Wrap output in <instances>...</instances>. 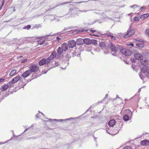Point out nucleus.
I'll return each instance as SVG.
<instances>
[{"mask_svg":"<svg viewBox=\"0 0 149 149\" xmlns=\"http://www.w3.org/2000/svg\"><path fill=\"white\" fill-rule=\"evenodd\" d=\"M69 15V14H67V15Z\"/></svg>","mask_w":149,"mask_h":149,"instance_id":"774afa93","label":"nucleus"},{"mask_svg":"<svg viewBox=\"0 0 149 149\" xmlns=\"http://www.w3.org/2000/svg\"><path fill=\"white\" fill-rule=\"evenodd\" d=\"M146 35L149 37V29H146L145 31Z\"/></svg>","mask_w":149,"mask_h":149,"instance_id":"2f4dec72","label":"nucleus"},{"mask_svg":"<svg viewBox=\"0 0 149 149\" xmlns=\"http://www.w3.org/2000/svg\"><path fill=\"white\" fill-rule=\"evenodd\" d=\"M91 41H92V43L93 44L96 45L97 44V41L96 40L93 39L91 40Z\"/></svg>","mask_w":149,"mask_h":149,"instance_id":"c756f323","label":"nucleus"},{"mask_svg":"<svg viewBox=\"0 0 149 149\" xmlns=\"http://www.w3.org/2000/svg\"><path fill=\"white\" fill-rule=\"evenodd\" d=\"M90 31L92 33H94L96 32V31L95 30L91 29L90 30Z\"/></svg>","mask_w":149,"mask_h":149,"instance_id":"c03bdc74","label":"nucleus"},{"mask_svg":"<svg viewBox=\"0 0 149 149\" xmlns=\"http://www.w3.org/2000/svg\"><path fill=\"white\" fill-rule=\"evenodd\" d=\"M31 73V72L30 70H26L23 73L21 77L25 78L29 76Z\"/></svg>","mask_w":149,"mask_h":149,"instance_id":"9b49d317","label":"nucleus"},{"mask_svg":"<svg viewBox=\"0 0 149 149\" xmlns=\"http://www.w3.org/2000/svg\"><path fill=\"white\" fill-rule=\"evenodd\" d=\"M140 78L143 80L149 79V66L146 68H142L141 70V73L139 74Z\"/></svg>","mask_w":149,"mask_h":149,"instance_id":"f03ea898","label":"nucleus"},{"mask_svg":"<svg viewBox=\"0 0 149 149\" xmlns=\"http://www.w3.org/2000/svg\"><path fill=\"white\" fill-rule=\"evenodd\" d=\"M134 57L135 58L138 60H142L143 59V56L142 55L138 53L135 54L134 55Z\"/></svg>","mask_w":149,"mask_h":149,"instance_id":"f3484780","label":"nucleus"},{"mask_svg":"<svg viewBox=\"0 0 149 149\" xmlns=\"http://www.w3.org/2000/svg\"><path fill=\"white\" fill-rule=\"evenodd\" d=\"M4 80V79L1 78L0 79V83L3 81Z\"/></svg>","mask_w":149,"mask_h":149,"instance_id":"de8ad7c7","label":"nucleus"},{"mask_svg":"<svg viewBox=\"0 0 149 149\" xmlns=\"http://www.w3.org/2000/svg\"><path fill=\"white\" fill-rule=\"evenodd\" d=\"M59 5H57L55 7H53V8H49V9H47V10H46L45 11V12H47L49 11H50L51 10H52V9H54L55 8H56V7L58 6H59Z\"/></svg>","mask_w":149,"mask_h":149,"instance_id":"c85d7f7f","label":"nucleus"},{"mask_svg":"<svg viewBox=\"0 0 149 149\" xmlns=\"http://www.w3.org/2000/svg\"><path fill=\"white\" fill-rule=\"evenodd\" d=\"M88 31V29H83L81 31V32L87 31Z\"/></svg>","mask_w":149,"mask_h":149,"instance_id":"49530a36","label":"nucleus"},{"mask_svg":"<svg viewBox=\"0 0 149 149\" xmlns=\"http://www.w3.org/2000/svg\"><path fill=\"white\" fill-rule=\"evenodd\" d=\"M57 51L56 54L59 58H60L61 56H63V52L64 51L61 47H58Z\"/></svg>","mask_w":149,"mask_h":149,"instance_id":"6e6552de","label":"nucleus"},{"mask_svg":"<svg viewBox=\"0 0 149 149\" xmlns=\"http://www.w3.org/2000/svg\"><path fill=\"white\" fill-rule=\"evenodd\" d=\"M87 2V1H80V2H77L76 3H77L79 4V3H82L83 2Z\"/></svg>","mask_w":149,"mask_h":149,"instance_id":"3c124183","label":"nucleus"},{"mask_svg":"<svg viewBox=\"0 0 149 149\" xmlns=\"http://www.w3.org/2000/svg\"><path fill=\"white\" fill-rule=\"evenodd\" d=\"M68 45L67 43H63L61 47L64 51H65L68 50Z\"/></svg>","mask_w":149,"mask_h":149,"instance_id":"dca6fc26","label":"nucleus"},{"mask_svg":"<svg viewBox=\"0 0 149 149\" xmlns=\"http://www.w3.org/2000/svg\"><path fill=\"white\" fill-rule=\"evenodd\" d=\"M140 144L143 146H146L149 144V140H144L140 143Z\"/></svg>","mask_w":149,"mask_h":149,"instance_id":"2eb2a0df","label":"nucleus"},{"mask_svg":"<svg viewBox=\"0 0 149 149\" xmlns=\"http://www.w3.org/2000/svg\"><path fill=\"white\" fill-rule=\"evenodd\" d=\"M123 149H132V148L130 146H127L124 147Z\"/></svg>","mask_w":149,"mask_h":149,"instance_id":"f704fd0d","label":"nucleus"},{"mask_svg":"<svg viewBox=\"0 0 149 149\" xmlns=\"http://www.w3.org/2000/svg\"><path fill=\"white\" fill-rule=\"evenodd\" d=\"M45 41V40H40L38 41V43L40 45L44 44Z\"/></svg>","mask_w":149,"mask_h":149,"instance_id":"cd10ccee","label":"nucleus"},{"mask_svg":"<svg viewBox=\"0 0 149 149\" xmlns=\"http://www.w3.org/2000/svg\"><path fill=\"white\" fill-rule=\"evenodd\" d=\"M144 8V7H143V6L142 7H141V8H140V10H142V9H143V8Z\"/></svg>","mask_w":149,"mask_h":149,"instance_id":"4d7b16f0","label":"nucleus"},{"mask_svg":"<svg viewBox=\"0 0 149 149\" xmlns=\"http://www.w3.org/2000/svg\"><path fill=\"white\" fill-rule=\"evenodd\" d=\"M5 1V0H3L2 1V4H1V6L0 7V10L2 8V7L4 5Z\"/></svg>","mask_w":149,"mask_h":149,"instance_id":"473e14b6","label":"nucleus"},{"mask_svg":"<svg viewBox=\"0 0 149 149\" xmlns=\"http://www.w3.org/2000/svg\"><path fill=\"white\" fill-rule=\"evenodd\" d=\"M117 97H118V98H120V97H118V95H117Z\"/></svg>","mask_w":149,"mask_h":149,"instance_id":"0e129e2a","label":"nucleus"},{"mask_svg":"<svg viewBox=\"0 0 149 149\" xmlns=\"http://www.w3.org/2000/svg\"><path fill=\"white\" fill-rule=\"evenodd\" d=\"M58 120V121H60V122H62L63 120V119H58V120H56V119H53V120Z\"/></svg>","mask_w":149,"mask_h":149,"instance_id":"a18cd8bd","label":"nucleus"},{"mask_svg":"<svg viewBox=\"0 0 149 149\" xmlns=\"http://www.w3.org/2000/svg\"><path fill=\"white\" fill-rule=\"evenodd\" d=\"M16 71L15 70H12L10 74V76H13L14 75H15L16 74Z\"/></svg>","mask_w":149,"mask_h":149,"instance_id":"bb28decb","label":"nucleus"},{"mask_svg":"<svg viewBox=\"0 0 149 149\" xmlns=\"http://www.w3.org/2000/svg\"><path fill=\"white\" fill-rule=\"evenodd\" d=\"M79 11H80V10H79V9L76 8H71L70 9L69 13L71 15H69L68 18L75 17L76 16H78Z\"/></svg>","mask_w":149,"mask_h":149,"instance_id":"20e7f679","label":"nucleus"},{"mask_svg":"<svg viewBox=\"0 0 149 149\" xmlns=\"http://www.w3.org/2000/svg\"><path fill=\"white\" fill-rule=\"evenodd\" d=\"M135 32V31L134 29H131L130 27L127 31V33L124 36V37L126 38L129 37L134 34Z\"/></svg>","mask_w":149,"mask_h":149,"instance_id":"423d86ee","label":"nucleus"},{"mask_svg":"<svg viewBox=\"0 0 149 149\" xmlns=\"http://www.w3.org/2000/svg\"><path fill=\"white\" fill-rule=\"evenodd\" d=\"M71 57V53L70 52H68L64 56V59L68 61Z\"/></svg>","mask_w":149,"mask_h":149,"instance_id":"6ab92c4d","label":"nucleus"},{"mask_svg":"<svg viewBox=\"0 0 149 149\" xmlns=\"http://www.w3.org/2000/svg\"><path fill=\"white\" fill-rule=\"evenodd\" d=\"M50 62L47 58L46 59L43 58L39 61V64L40 66H42L45 64H48Z\"/></svg>","mask_w":149,"mask_h":149,"instance_id":"0eeeda50","label":"nucleus"},{"mask_svg":"<svg viewBox=\"0 0 149 149\" xmlns=\"http://www.w3.org/2000/svg\"><path fill=\"white\" fill-rule=\"evenodd\" d=\"M115 124V121L114 120H110L109 122V125L110 127H112Z\"/></svg>","mask_w":149,"mask_h":149,"instance_id":"412c9836","label":"nucleus"},{"mask_svg":"<svg viewBox=\"0 0 149 149\" xmlns=\"http://www.w3.org/2000/svg\"><path fill=\"white\" fill-rule=\"evenodd\" d=\"M134 21H139V19L138 17H135L134 18Z\"/></svg>","mask_w":149,"mask_h":149,"instance_id":"c9c22d12","label":"nucleus"},{"mask_svg":"<svg viewBox=\"0 0 149 149\" xmlns=\"http://www.w3.org/2000/svg\"><path fill=\"white\" fill-rule=\"evenodd\" d=\"M107 45L108 48H110L112 51L111 54L113 55L116 56V53L117 51V49L109 40H108L107 42H100V46L102 48L105 47Z\"/></svg>","mask_w":149,"mask_h":149,"instance_id":"f257e3e1","label":"nucleus"},{"mask_svg":"<svg viewBox=\"0 0 149 149\" xmlns=\"http://www.w3.org/2000/svg\"><path fill=\"white\" fill-rule=\"evenodd\" d=\"M128 111L129 113H130V112H131V113H132L131 111L129 110H128Z\"/></svg>","mask_w":149,"mask_h":149,"instance_id":"bf43d9fd","label":"nucleus"},{"mask_svg":"<svg viewBox=\"0 0 149 149\" xmlns=\"http://www.w3.org/2000/svg\"><path fill=\"white\" fill-rule=\"evenodd\" d=\"M68 44L70 48H72L75 46L76 43L74 40H72L69 41Z\"/></svg>","mask_w":149,"mask_h":149,"instance_id":"9d476101","label":"nucleus"},{"mask_svg":"<svg viewBox=\"0 0 149 149\" xmlns=\"http://www.w3.org/2000/svg\"><path fill=\"white\" fill-rule=\"evenodd\" d=\"M140 63L143 65L146 66L149 63V60L146 59L143 60L142 59V60L140 61Z\"/></svg>","mask_w":149,"mask_h":149,"instance_id":"f8f14e48","label":"nucleus"},{"mask_svg":"<svg viewBox=\"0 0 149 149\" xmlns=\"http://www.w3.org/2000/svg\"><path fill=\"white\" fill-rule=\"evenodd\" d=\"M59 58L57 56L56 53L55 51L53 52L49 56V57L47 58L48 59L50 63V61L53 60L54 58Z\"/></svg>","mask_w":149,"mask_h":149,"instance_id":"39448f33","label":"nucleus"},{"mask_svg":"<svg viewBox=\"0 0 149 149\" xmlns=\"http://www.w3.org/2000/svg\"><path fill=\"white\" fill-rule=\"evenodd\" d=\"M8 88V85L6 84L3 86L1 89L2 91H3L6 90Z\"/></svg>","mask_w":149,"mask_h":149,"instance_id":"4be33fe9","label":"nucleus"},{"mask_svg":"<svg viewBox=\"0 0 149 149\" xmlns=\"http://www.w3.org/2000/svg\"><path fill=\"white\" fill-rule=\"evenodd\" d=\"M76 53L75 52H74L72 53V56L73 57H74V56L75 55H76Z\"/></svg>","mask_w":149,"mask_h":149,"instance_id":"a19ab883","label":"nucleus"},{"mask_svg":"<svg viewBox=\"0 0 149 149\" xmlns=\"http://www.w3.org/2000/svg\"><path fill=\"white\" fill-rule=\"evenodd\" d=\"M51 63H53V64H54V65H52V68L58 66V65L59 64L56 61H53L51 62Z\"/></svg>","mask_w":149,"mask_h":149,"instance_id":"5701e85b","label":"nucleus"},{"mask_svg":"<svg viewBox=\"0 0 149 149\" xmlns=\"http://www.w3.org/2000/svg\"><path fill=\"white\" fill-rule=\"evenodd\" d=\"M149 16V14H144L143 15H141V18L142 19H143L145 18H146Z\"/></svg>","mask_w":149,"mask_h":149,"instance_id":"393cba45","label":"nucleus"},{"mask_svg":"<svg viewBox=\"0 0 149 149\" xmlns=\"http://www.w3.org/2000/svg\"><path fill=\"white\" fill-rule=\"evenodd\" d=\"M117 47H116L117 49V50L118 51V49L120 50L121 53L122 54L125 56H129L131 55L132 54V52L127 49L125 48H122L121 46L119 45L117 46ZM118 52V51H117Z\"/></svg>","mask_w":149,"mask_h":149,"instance_id":"7ed1b4c3","label":"nucleus"},{"mask_svg":"<svg viewBox=\"0 0 149 149\" xmlns=\"http://www.w3.org/2000/svg\"><path fill=\"white\" fill-rule=\"evenodd\" d=\"M36 117L37 118H39L40 116L39 115V114H37L36 115Z\"/></svg>","mask_w":149,"mask_h":149,"instance_id":"603ef678","label":"nucleus"},{"mask_svg":"<svg viewBox=\"0 0 149 149\" xmlns=\"http://www.w3.org/2000/svg\"><path fill=\"white\" fill-rule=\"evenodd\" d=\"M27 130V129L26 128V129H25V130L24 131V132H25Z\"/></svg>","mask_w":149,"mask_h":149,"instance_id":"e2e57ef3","label":"nucleus"},{"mask_svg":"<svg viewBox=\"0 0 149 149\" xmlns=\"http://www.w3.org/2000/svg\"><path fill=\"white\" fill-rule=\"evenodd\" d=\"M76 44L77 45H80L84 43V39L80 38L77 39L75 42Z\"/></svg>","mask_w":149,"mask_h":149,"instance_id":"ddd939ff","label":"nucleus"},{"mask_svg":"<svg viewBox=\"0 0 149 149\" xmlns=\"http://www.w3.org/2000/svg\"><path fill=\"white\" fill-rule=\"evenodd\" d=\"M56 38L59 42H60L61 40V39L59 37H57Z\"/></svg>","mask_w":149,"mask_h":149,"instance_id":"ea45409f","label":"nucleus"},{"mask_svg":"<svg viewBox=\"0 0 149 149\" xmlns=\"http://www.w3.org/2000/svg\"><path fill=\"white\" fill-rule=\"evenodd\" d=\"M31 27V26L30 25H28L26 26H25L23 28V29H29Z\"/></svg>","mask_w":149,"mask_h":149,"instance_id":"7c9ffc66","label":"nucleus"},{"mask_svg":"<svg viewBox=\"0 0 149 149\" xmlns=\"http://www.w3.org/2000/svg\"><path fill=\"white\" fill-rule=\"evenodd\" d=\"M27 61V60L26 59H25L24 60H22L21 61V63H24L26 62Z\"/></svg>","mask_w":149,"mask_h":149,"instance_id":"37998d69","label":"nucleus"},{"mask_svg":"<svg viewBox=\"0 0 149 149\" xmlns=\"http://www.w3.org/2000/svg\"><path fill=\"white\" fill-rule=\"evenodd\" d=\"M30 70H29L31 72H31H36L38 70V68L37 67L36 65H32L29 67Z\"/></svg>","mask_w":149,"mask_h":149,"instance_id":"1a4fd4ad","label":"nucleus"},{"mask_svg":"<svg viewBox=\"0 0 149 149\" xmlns=\"http://www.w3.org/2000/svg\"><path fill=\"white\" fill-rule=\"evenodd\" d=\"M123 120L125 121H127L130 119V117L127 115H125L123 117Z\"/></svg>","mask_w":149,"mask_h":149,"instance_id":"a878e982","label":"nucleus"},{"mask_svg":"<svg viewBox=\"0 0 149 149\" xmlns=\"http://www.w3.org/2000/svg\"><path fill=\"white\" fill-rule=\"evenodd\" d=\"M28 81V80H27V81H27V82H28L29 81H31V80H29V81Z\"/></svg>","mask_w":149,"mask_h":149,"instance_id":"69168bd1","label":"nucleus"},{"mask_svg":"<svg viewBox=\"0 0 149 149\" xmlns=\"http://www.w3.org/2000/svg\"><path fill=\"white\" fill-rule=\"evenodd\" d=\"M72 119V118H68V119H65V120H68L71 119Z\"/></svg>","mask_w":149,"mask_h":149,"instance_id":"6e6d98bb","label":"nucleus"},{"mask_svg":"<svg viewBox=\"0 0 149 149\" xmlns=\"http://www.w3.org/2000/svg\"><path fill=\"white\" fill-rule=\"evenodd\" d=\"M22 57V56H20V58H21Z\"/></svg>","mask_w":149,"mask_h":149,"instance_id":"338daca9","label":"nucleus"},{"mask_svg":"<svg viewBox=\"0 0 149 149\" xmlns=\"http://www.w3.org/2000/svg\"><path fill=\"white\" fill-rule=\"evenodd\" d=\"M128 45L129 46H132L133 47L134 46V44L133 43H130V44H129Z\"/></svg>","mask_w":149,"mask_h":149,"instance_id":"8fccbe9b","label":"nucleus"},{"mask_svg":"<svg viewBox=\"0 0 149 149\" xmlns=\"http://www.w3.org/2000/svg\"><path fill=\"white\" fill-rule=\"evenodd\" d=\"M71 2H72V1H69V2H64V3H61L60 5H59V6L60 5H63L65 4H66L69 3H70Z\"/></svg>","mask_w":149,"mask_h":149,"instance_id":"72a5a7b5","label":"nucleus"},{"mask_svg":"<svg viewBox=\"0 0 149 149\" xmlns=\"http://www.w3.org/2000/svg\"><path fill=\"white\" fill-rule=\"evenodd\" d=\"M110 37H111V38L112 39H113V40H115L116 39V38L115 37L111 35H110Z\"/></svg>","mask_w":149,"mask_h":149,"instance_id":"e433bc0d","label":"nucleus"},{"mask_svg":"<svg viewBox=\"0 0 149 149\" xmlns=\"http://www.w3.org/2000/svg\"><path fill=\"white\" fill-rule=\"evenodd\" d=\"M144 46V44L143 41H141L136 44L135 47L136 48L143 47Z\"/></svg>","mask_w":149,"mask_h":149,"instance_id":"aec40b11","label":"nucleus"},{"mask_svg":"<svg viewBox=\"0 0 149 149\" xmlns=\"http://www.w3.org/2000/svg\"><path fill=\"white\" fill-rule=\"evenodd\" d=\"M131 61L132 63H135V60L134 58H132Z\"/></svg>","mask_w":149,"mask_h":149,"instance_id":"79ce46f5","label":"nucleus"},{"mask_svg":"<svg viewBox=\"0 0 149 149\" xmlns=\"http://www.w3.org/2000/svg\"><path fill=\"white\" fill-rule=\"evenodd\" d=\"M93 35L94 36H97V37H99V35H94V34Z\"/></svg>","mask_w":149,"mask_h":149,"instance_id":"5fc2aeb1","label":"nucleus"},{"mask_svg":"<svg viewBox=\"0 0 149 149\" xmlns=\"http://www.w3.org/2000/svg\"><path fill=\"white\" fill-rule=\"evenodd\" d=\"M108 96V95L107 94L106 95H105V97L104 98V99H106V98Z\"/></svg>","mask_w":149,"mask_h":149,"instance_id":"864d4df0","label":"nucleus"},{"mask_svg":"<svg viewBox=\"0 0 149 149\" xmlns=\"http://www.w3.org/2000/svg\"><path fill=\"white\" fill-rule=\"evenodd\" d=\"M22 79V77L20 78L19 75H17L13 79L11 80L13 82V83L15 84L19 80H21Z\"/></svg>","mask_w":149,"mask_h":149,"instance_id":"4468645a","label":"nucleus"},{"mask_svg":"<svg viewBox=\"0 0 149 149\" xmlns=\"http://www.w3.org/2000/svg\"><path fill=\"white\" fill-rule=\"evenodd\" d=\"M139 7V6H138L137 5H134L131 6L130 7L131 8L134 7V8H136V7Z\"/></svg>","mask_w":149,"mask_h":149,"instance_id":"4c0bfd02","label":"nucleus"},{"mask_svg":"<svg viewBox=\"0 0 149 149\" xmlns=\"http://www.w3.org/2000/svg\"><path fill=\"white\" fill-rule=\"evenodd\" d=\"M39 113H41V114L42 115H43V113L42 112H40L39 111Z\"/></svg>","mask_w":149,"mask_h":149,"instance_id":"13d9d810","label":"nucleus"},{"mask_svg":"<svg viewBox=\"0 0 149 149\" xmlns=\"http://www.w3.org/2000/svg\"><path fill=\"white\" fill-rule=\"evenodd\" d=\"M141 90V88H139V91H140Z\"/></svg>","mask_w":149,"mask_h":149,"instance_id":"680f3d73","label":"nucleus"},{"mask_svg":"<svg viewBox=\"0 0 149 149\" xmlns=\"http://www.w3.org/2000/svg\"><path fill=\"white\" fill-rule=\"evenodd\" d=\"M135 41L137 42H138V43L140 42H141L142 41H141V39H140V40H138V39H135Z\"/></svg>","mask_w":149,"mask_h":149,"instance_id":"58836bf2","label":"nucleus"},{"mask_svg":"<svg viewBox=\"0 0 149 149\" xmlns=\"http://www.w3.org/2000/svg\"><path fill=\"white\" fill-rule=\"evenodd\" d=\"M15 11V8H14V9H13V11Z\"/></svg>","mask_w":149,"mask_h":149,"instance_id":"052dcab7","label":"nucleus"},{"mask_svg":"<svg viewBox=\"0 0 149 149\" xmlns=\"http://www.w3.org/2000/svg\"><path fill=\"white\" fill-rule=\"evenodd\" d=\"M84 43L87 45H89L92 43L91 40L89 38H86L84 39Z\"/></svg>","mask_w":149,"mask_h":149,"instance_id":"a211bd4d","label":"nucleus"},{"mask_svg":"<svg viewBox=\"0 0 149 149\" xmlns=\"http://www.w3.org/2000/svg\"><path fill=\"white\" fill-rule=\"evenodd\" d=\"M14 84L13 82H12V80H11L8 82L7 85H8V88H11L13 86V84Z\"/></svg>","mask_w":149,"mask_h":149,"instance_id":"b1692460","label":"nucleus"},{"mask_svg":"<svg viewBox=\"0 0 149 149\" xmlns=\"http://www.w3.org/2000/svg\"><path fill=\"white\" fill-rule=\"evenodd\" d=\"M88 11H89V10H83V11L80 10V11H79V12H86Z\"/></svg>","mask_w":149,"mask_h":149,"instance_id":"09e8293b","label":"nucleus"}]
</instances>
